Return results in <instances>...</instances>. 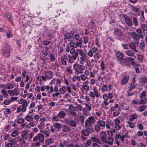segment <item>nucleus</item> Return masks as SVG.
Segmentation results:
<instances>
[{
  "mask_svg": "<svg viewBox=\"0 0 147 147\" xmlns=\"http://www.w3.org/2000/svg\"><path fill=\"white\" fill-rule=\"evenodd\" d=\"M73 69L75 71V74H82L83 73L85 68V66L82 65H80L77 63H75L73 65Z\"/></svg>",
  "mask_w": 147,
  "mask_h": 147,
  "instance_id": "f257e3e1",
  "label": "nucleus"
},
{
  "mask_svg": "<svg viewBox=\"0 0 147 147\" xmlns=\"http://www.w3.org/2000/svg\"><path fill=\"white\" fill-rule=\"evenodd\" d=\"M44 73L45 76L41 77L43 81H45L47 80H49L53 78V73L51 70L44 71Z\"/></svg>",
  "mask_w": 147,
  "mask_h": 147,
  "instance_id": "f03ea898",
  "label": "nucleus"
},
{
  "mask_svg": "<svg viewBox=\"0 0 147 147\" xmlns=\"http://www.w3.org/2000/svg\"><path fill=\"white\" fill-rule=\"evenodd\" d=\"M113 34L116 36L118 39L121 40L123 39V33L121 29L118 28H115L114 29Z\"/></svg>",
  "mask_w": 147,
  "mask_h": 147,
  "instance_id": "7ed1b4c3",
  "label": "nucleus"
},
{
  "mask_svg": "<svg viewBox=\"0 0 147 147\" xmlns=\"http://www.w3.org/2000/svg\"><path fill=\"white\" fill-rule=\"evenodd\" d=\"M19 103L22 105H21L19 106V112L21 110L22 112L25 111L26 110V107L28 105L27 102L23 99H22L20 100Z\"/></svg>",
  "mask_w": 147,
  "mask_h": 147,
  "instance_id": "20e7f679",
  "label": "nucleus"
},
{
  "mask_svg": "<svg viewBox=\"0 0 147 147\" xmlns=\"http://www.w3.org/2000/svg\"><path fill=\"white\" fill-rule=\"evenodd\" d=\"M2 52L3 57L7 58L10 55V49L9 46H6L2 49Z\"/></svg>",
  "mask_w": 147,
  "mask_h": 147,
  "instance_id": "39448f33",
  "label": "nucleus"
},
{
  "mask_svg": "<svg viewBox=\"0 0 147 147\" xmlns=\"http://www.w3.org/2000/svg\"><path fill=\"white\" fill-rule=\"evenodd\" d=\"M94 93L92 92H90L89 95L91 97L94 98L96 97V98H98L100 96V93L98 92V90L96 89V87H94L93 88Z\"/></svg>",
  "mask_w": 147,
  "mask_h": 147,
  "instance_id": "423d86ee",
  "label": "nucleus"
},
{
  "mask_svg": "<svg viewBox=\"0 0 147 147\" xmlns=\"http://www.w3.org/2000/svg\"><path fill=\"white\" fill-rule=\"evenodd\" d=\"M130 34L132 37V38L135 41L139 40L140 38H143L144 35L143 34H139L135 32H132L130 33Z\"/></svg>",
  "mask_w": 147,
  "mask_h": 147,
  "instance_id": "0eeeda50",
  "label": "nucleus"
},
{
  "mask_svg": "<svg viewBox=\"0 0 147 147\" xmlns=\"http://www.w3.org/2000/svg\"><path fill=\"white\" fill-rule=\"evenodd\" d=\"M116 53L117 59L119 61L123 63L126 62V60L123 59L124 55L122 53L119 52H117Z\"/></svg>",
  "mask_w": 147,
  "mask_h": 147,
  "instance_id": "6e6552de",
  "label": "nucleus"
},
{
  "mask_svg": "<svg viewBox=\"0 0 147 147\" xmlns=\"http://www.w3.org/2000/svg\"><path fill=\"white\" fill-rule=\"evenodd\" d=\"M122 16L124 18L126 24L129 26H132L133 25V23L132 21L129 17L125 14H123Z\"/></svg>",
  "mask_w": 147,
  "mask_h": 147,
  "instance_id": "1a4fd4ad",
  "label": "nucleus"
},
{
  "mask_svg": "<svg viewBox=\"0 0 147 147\" xmlns=\"http://www.w3.org/2000/svg\"><path fill=\"white\" fill-rule=\"evenodd\" d=\"M129 78V77L128 75L126 74L124 75L121 81V84L122 85L125 84L128 82Z\"/></svg>",
  "mask_w": 147,
  "mask_h": 147,
  "instance_id": "9d476101",
  "label": "nucleus"
},
{
  "mask_svg": "<svg viewBox=\"0 0 147 147\" xmlns=\"http://www.w3.org/2000/svg\"><path fill=\"white\" fill-rule=\"evenodd\" d=\"M68 57L69 62L71 63H73L75 62L74 60L77 59L76 54H74L72 55H69Z\"/></svg>",
  "mask_w": 147,
  "mask_h": 147,
  "instance_id": "9b49d317",
  "label": "nucleus"
},
{
  "mask_svg": "<svg viewBox=\"0 0 147 147\" xmlns=\"http://www.w3.org/2000/svg\"><path fill=\"white\" fill-rule=\"evenodd\" d=\"M139 80L141 85L142 86L144 85L147 82V78H140Z\"/></svg>",
  "mask_w": 147,
  "mask_h": 147,
  "instance_id": "f8f14e48",
  "label": "nucleus"
},
{
  "mask_svg": "<svg viewBox=\"0 0 147 147\" xmlns=\"http://www.w3.org/2000/svg\"><path fill=\"white\" fill-rule=\"evenodd\" d=\"M137 115L135 113L129 115L128 120L130 121H133L137 118Z\"/></svg>",
  "mask_w": 147,
  "mask_h": 147,
  "instance_id": "ddd939ff",
  "label": "nucleus"
},
{
  "mask_svg": "<svg viewBox=\"0 0 147 147\" xmlns=\"http://www.w3.org/2000/svg\"><path fill=\"white\" fill-rule=\"evenodd\" d=\"M78 52H79V54L80 56H82V55H86L85 53H84L82 49H77L76 50L75 53L76 54L77 57L78 56L79 54Z\"/></svg>",
  "mask_w": 147,
  "mask_h": 147,
  "instance_id": "4468645a",
  "label": "nucleus"
},
{
  "mask_svg": "<svg viewBox=\"0 0 147 147\" xmlns=\"http://www.w3.org/2000/svg\"><path fill=\"white\" fill-rule=\"evenodd\" d=\"M129 46L133 51L135 52H138V51L137 50L135 44L132 42L130 43L129 44Z\"/></svg>",
  "mask_w": 147,
  "mask_h": 147,
  "instance_id": "2eb2a0df",
  "label": "nucleus"
},
{
  "mask_svg": "<svg viewBox=\"0 0 147 147\" xmlns=\"http://www.w3.org/2000/svg\"><path fill=\"white\" fill-rule=\"evenodd\" d=\"M66 113L63 111H60L57 114V116L60 119L63 118L66 115Z\"/></svg>",
  "mask_w": 147,
  "mask_h": 147,
  "instance_id": "dca6fc26",
  "label": "nucleus"
},
{
  "mask_svg": "<svg viewBox=\"0 0 147 147\" xmlns=\"http://www.w3.org/2000/svg\"><path fill=\"white\" fill-rule=\"evenodd\" d=\"M125 54L130 57H133L134 55V53L131 50H128L124 52Z\"/></svg>",
  "mask_w": 147,
  "mask_h": 147,
  "instance_id": "f3484780",
  "label": "nucleus"
},
{
  "mask_svg": "<svg viewBox=\"0 0 147 147\" xmlns=\"http://www.w3.org/2000/svg\"><path fill=\"white\" fill-rule=\"evenodd\" d=\"M38 141L39 142L42 143L43 142L44 140V136L43 134H38Z\"/></svg>",
  "mask_w": 147,
  "mask_h": 147,
  "instance_id": "a211bd4d",
  "label": "nucleus"
},
{
  "mask_svg": "<svg viewBox=\"0 0 147 147\" xmlns=\"http://www.w3.org/2000/svg\"><path fill=\"white\" fill-rule=\"evenodd\" d=\"M91 140L96 143L100 144H102V141L100 140L97 138L95 137H92L91 138Z\"/></svg>",
  "mask_w": 147,
  "mask_h": 147,
  "instance_id": "6ab92c4d",
  "label": "nucleus"
},
{
  "mask_svg": "<svg viewBox=\"0 0 147 147\" xmlns=\"http://www.w3.org/2000/svg\"><path fill=\"white\" fill-rule=\"evenodd\" d=\"M67 146V147H82L81 145L78 143L74 144L72 142L69 144Z\"/></svg>",
  "mask_w": 147,
  "mask_h": 147,
  "instance_id": "aec40b11",
  "label": "nucleus"
},
{
  "mask_svg": "<svg viewBox=\"0 0 147 147\" xmlns=\"http://www.w3.org/2000/svg\"><path fill=\"white\" fill-rule=\"evenodd\" d=\"M86 55L81 56L80 58V63L81 65H83L84 63V61L86 59Z\"/></svg>",
  "mask_w": 147,
  "mask_h": 147,
  "instance_id": "412c9836",
  "label": "nucleus"
},
{
  "mask_svg": "<svg viewBox=\"0 0 147 147\" xmlns=\"http://www.w3.org/2000/svg\"><path fill=\"white\" fill-rule=\"evenodd\" d=\"M147 106H146L144 105L140 106L136 110L139 112H142L146 109Z\"/></svg>",
  "mask_w": 147,
  "mask_h": 147,
  "instance_id": "4be33fe9",
  "label": "nucleus"
},
{
  "mask_svg": "<svg viewBox=\"0 0 147 147\" xmlns=\"http://www.w3.org/2000/svg\"><path fill=\"white\" fill-rule=\"evenodd\" d=\"M71 130L70 128L66 125H63V126L62 131L65 132H68Z\"/></svg>",
  "mask_w": 147,
  "mask_h": 147,
  "instance_id": "5701e85b",
  "label": "nucleus"
},
{
  "mask_svg": "<svg viewBox=\"0 0 147 147\" xmlns=\"http://www.w3.org/2000/svg\"><path fill=\"white\" fill-rule=\"evenodd\" d=\"M131 9L132 11L135 12L136 13H137L139 15H140V12L139 11V8L135 6H132Z\"/></svg>",
  "mask_w": 147,
  "mask_h": 147,
  "instance_id": "b1692460",
  "label": "nucleus"
},
{
  "mask_svg": "<svg viewBox=\"0 0 147 147\" xmlns=\"http://www.w3.org/2000/svg\"><path fill=\"white\" fill-rule=\"evenodd\" d=\"M109 104V102L107 101L106 100H104L103 101V104H102L101 105L102 106V107L104 109L107 110L108 108V107H107V106Z\"/></svg>",
  "mask_w": 147,
  "mask_h": 147,
  "instance_id": "393cba45",
  "label": "nucleus"
},
{
  "mask_svg": "<svg viewBox=\"0 0 147 147\" xmlns=\"http://www.w3.org/2000/svg\"><path fill=\"white\" fill-rule=\"evenodd\" d=\"M59 91L61 94H65L67 91L66 88L65 86H63L59 89Z\"/></svg>",
  "mask_w": 147,
  "mask_h": 147,
  "instance_id": "a878e982",
  "label": "nucleus"
},
{
  "mask_svg": "<svg viewBox=\"0 0 147 147\" xmlns=\"http://www.w3.org/2000/svg\"><path fill=\"white\" fill-rule=\"evenodd\" d=\"M85 126L86 128L91 127L92 126V124L88 119H86L85 121Z\"/></svg>",
  "mask_w": 147,
  "mask_h": 147,
  "instance_id": "bb28decb",
  "label": "nucleus"
},
{
  "mask_svg": "<svg viewBox=\"0 0 147 147\" xmlns=\"http://www.w3.org/2000/svg\"><path fill=\"white\" fill-rule=\"evenodd\" d=\"M70 125L73 127H76L77 126V123L76 121L73 120H70L69 121Z\"/></svg>",
  "mask_w": 147,
  "mask_h": 147,
  "instance_id": "cd10ccee",
  "label": "nucleus"
},
{
  "mask_svg": "<svg viewBox=\"0 0 147 147\" xmlns=\"http://www.w3.org/2000/svg\"><path fill=\"white\" fill-rule=\"evenodd\" d=\"M98 123L99 126H100L102 127H104L106 125L105 122L102 120L99 121Z\"/></svg>",
  "mask_w": 147,
  "mask_h": 147,
  "instance_id": "c85d7f7f",
  "label": "nucleus"
},
{
  "mask_svg": "<svg viewBox=\"0 0 147 147\" xmlns=\"http://www.w3.org/2000/svg\"><path fill=\"white\" fill-rule=\"evenodd\" d=\"M54 142V139L52 138H50L48 139H47L45 141V142L47 145H49L50 144H52Z\"/></svg>",
  "mask_w": 147,
  "mask_h": 147,
  "instance_id": "c756f323",
  "label": "nucleus"
},
{
  "mask_svg": "<svg viewBox=\"0 0 147 147\" xmlns=\"http://www.w3.org/2000/svg\"><path fill=\"white\" fill-rule=\"evenodd\" d=\"M146 103H147V98L141 99L138 102V104L140 105H144Z\"/></svg>",
  "mask_w": 147,
  "mask_h": 147,
  "instance_id": "7c9ffc66",
  "label": "nucleus"
},
{
  "mask_svg": "<svg viewBox=\"0 0 147 147\" xmlns=\"http://www.w3.org/2000/svg\"><path fill=\"white\" fill-rule=\"evenodd\" d=\"M53 125L55 128L56 129H57V130H59L61 128V125L58 123H55Z\"/></svg>",
  "mask_w": 147,
  "mask_h": 147,
  "instance_id": "2f4dec72",
  "label": "nucleus"
},
{
  "mask_svg": "<svg viewBox=\"0 0 147 147\" xmlns=\"http://www.w3.org/2000/svg\"><path fill=\"white\" fill-rule=\"evenodd\" d=\"M81 133L82 135L86 136H88L89 135V133L87 129L82 130Z\"/></svg>",
  "mask_w": 147,
  "mask_h": 147,
  "instance_id": "473e14b6",
  "label": "nucleus"
},
{
  "mask_svg": "<svg viewBox=\"0 0 147 147\" xmlns=\"http://www.w3.org/2000/svg\"><path fill=\"white\" fill-rule=\"evenodd\" d=\"M113 141L114 139L113 138H112L111 137H109L108 138V140H107V143L109 145H112L113 144Z\"/></svg>",
  "mask_w": 147,
  "mask_h": 147,
  "instance_id": "72a5a7b5",
  "label": "nucleus"
},
{
  "mask_svg": "<svg viewBox=\"0 0 147 147\" xmlns=\"http://www.w3.org/2000/svg\"><path fill=\"white\" fill-rule=\"evenodd\" d=\"M21 136L23 138H27L28 133L26 130H24L21 132Z\"/></svg>",
  "mask_w": 147,
  "mask_h": 147,
  "instance_id": "f704fd0d",
  "label": "nucleus"
},
{
  "mask_svg": "<svg viewBox=\"0 0 147 147\" xmlns=\"http://www.w3.org/2000/svg\"><path fill=\"white\" fill-rule=\"evenodd\" d=\"M26 119L28 121H32L33 120L32 115H27L26 117Z\"/></svg>",
  "mask_w": 147,
  "mask_h": 147,
  "instance_id": "c9c22d12",
  "label": "nucleus"
},
{
  "mask_svg": "<svg viewBox=\"0 0 147 147\" xmlns=\"http://www.w3.org/2000/svg\"><path fill=\"white\" fill-rule=\"evenodd\" d=\"M140 49L143 51H144L146 47V45L144 42H141L139 45Z\"/></svg>",
  "mask_w": 147,
  "mask_h": 147,
  "instance_id": "e433bc0d",
  "label": "nucleus"
},
{
  "mask_svg": "<svg viewBox=\"0 0 147 147\" xmlns=\"http://www.w3.org/2000/svg\"><path fill=\"white\" fill-rule=\"evenodd\" d=\"M141 28L143 31V33H144V32L147 30V25L143 24H142Z\"/></svg>",
  "mask_w": 147,
  "mask_h": 147,
  "instance_id": "4c0bfd02",
  "label": "nucleus"
},
{
  "mask_svg": "<svg viewBox=\"0 0 147 147\" xmlns=\"http://www.w3.org/2000/svg\"><path fill=\"white\" fill-rule=\"evenodd\" d=\"M13 85L11 83H7L5 85V88L6 89H10L13 88Z\"/></svg>",
  "mask_w": 147,
  "mask_h": 147,
  "instance_id": "58836bf2",
  "label": "nucleus"
},
{
  "mask_svg": "<svg viewBox=\"0 0 147 147\" xmlns=\"http://www.w3.org/2000/svg\"><path fill=\"white\" fill-rule=\"evenodd\" d=\"M92 124H93L95 122V119L94 117L93 116H90L89 117L88 119Z\"/></svg>",
  "mask_w": 147,
  "mask_h": 147,
  "instance_id": "ea45409f",
  "label": "nucleus"
},
{
  "mask_svg": "<svg viewBox=\"0 0 147 147\" xmlns=\"http://www.w3.org/2000/svg\"><path fill=\"white\" fill-rule=\"evenodd\" d=\"M133 21L134 24L136 26H137L138 25V19L135 17L133 18Z\"/></svg>",
  "mask_w": 147,
  "mask_h": 147,
  "instance_id": "a19ab883",
  "label": "nucleus"
},
{
  "mask_svg": "<svg viewBox=\"0 0 147 147\" xmlns=\"http://www.w3.org/2000/svg\"><path fill=\"white\" fill-rule=\"evenodd\" d=\"M135 87V81H134L131 82L129 90L130 91L134 89Z\"/></svg>",
  "mask_w": 147,
  "mask_h": 147,
  "instance_id": "79ce46f5",
  "label": "nucleus"
},
{
  "mask_svg": "<svg viewBox=\"0 0 147 147\" xmlns=\"http://www.w3.org/2000/svg\"><path fill=\"white\" fill-rule=\"evenodd\" d=\"M82 40L81 39L79 40L78 41H77L76 43V48L77 47L79 46L80 48L81 47L82 45Z\"/></svg>",
  "mask_w": 147,
  "mask_h": 147,
  "instance_id": "37998d69",
  "label": "nucleus"
},
{
  "mask_svg": "<svg viewBox=\"0 0 147 147\" xmlns=\"http://www.w3.org/2000/svg\"><path fill=\"white\" fill-rule=\"evenodd\" d=\"M81 76V80L83 81H85L87 78V77L84 74H82Z\"/></svg>",
  "mask_w": 147,
  "mask_h": 147,
  "instance_id": "c03bdc74",
  "label": "nucleus"
},
{
  "mask_svg": "<svg viewBox=\"0 0 147 147\" xmlns=\"http://www.w3.org/2000/svg\"><path fill=\"white\" fill-rule=\"evenodd\" d=\"M137 56L138 61L140 63L142 62L143 58L142 56L140 55H137Z\"/></svg>",
  "mask_w": 147,
  "mask_h": 147,
  "instance_id": "a18cd8bd",
  "label": "nucleus"
},
{
  "mask_svg": "<svg viewBox=\"0 0 147 147\" xmlns=\"http://www.w3.org/2000/svg\"><path fill=\"white\" fill-rule=\"evenodd\" d=\"M40 132L41 133H42L43 134H45V136L46 137L47 136H49V132L45 130H41Z\"/></svg>",
  "mask_w": 147,
  "mask_h": 147,
  "instance_id": "49530a36",
  "label": "nucleus"
},
{
  "mask_svg": "<svg viewBox=\"0 0 147 147\" xmlns=\"http://www.w3.org/2000/svg\"><path fill=\"white\" fill-rule=\"evenodd\" d=\"M58 116H53L52 117V119L53 121H59L60 119Z\"/></svg>",
  "mask_w": 147,
  "mask_h": 147,
  "instance_id": "de8ad7c7",
  "label": "nucleus"
},
{
  "mask_svg": "<svg viewBox=\"0 0 147 147\" xmlns=\"http://www.w3.org/2000/svg\"><path fill=\"white\" fill-rule=\"evenodd\" d=\"M94 129L96 132H98L100 131V128L99 125H96L94 126Z\"/></svg>",
  "mask_w": 147,
  "mask_h": 147,
  "instance_id": "09e8293b",
  "label": "nucleus"
},
{
  "mask_svg": "<svg viewBox=\"0 0 147 147\" xmlns=\"http://www.w3.org/2000/svg\"><path fill=\"white\" fill-rule=\"evenodd\" d=\"M127 123L129 125V127L131 128H134L135 126L134 123L131 122L130 121L127 122Z\"/></svg>",
  "mask_w": 147,
  "mask_h": 147,
  "instance_id": "8fccbe9b",
  "label": "nucleus"
},
{
  "mask_svg": "<svg viewBox=\"0 0 147 147\" xmlns=\"http://www.w3.org/2000/svg\"><path fill=\"white\" fill-rule=\"evenodd\" d=\"M6 34L7 38H11L13 36V35L11 31H8L7 32Z\"/></svg>",
  "mask_w": 147,
  "mask_h": 147,
  "instance_id": "3c124183",
  "label": "nucleus"
},
{
  "mask_svg": "<svg viewBox=\"0 0 147 147\" xmlns=\"http://www.w3.org/2000/svg\"><path fill=\"white\" fill-rule=\"evenodd\" d=\"M1 92L4 97H6L8 96L7 92L5 90L3 89L1 90Z\"/></svg>",
  "mask_w": 147,
  "mask_h": 147,
  "instance_id": "603ef678",
  "label": "nucleus"
},
{
  "mask_svg": "<svg viewBox=\"0 0 147 147\" xmlns=\"http://www.w3.org/2000/svg\"><path fill=\"white\" fill-rule=\"evenodd\" d=\"M71 68V67L70 66L69 67H66V71L70 74H72V70Z\"/></svg>",
  "mask_w": 147,
  "mask_h": 147,
  "instance_id": "864d4df0",
  "label": "nucleus"
},
{
  "mask_svg": "<svg viewBox=\"0 0 147 147\" xmlns=\"http://www.w3.org/2000/svg\"><path fill=\"white\" fill-rule=\"evenodd\" d=\"M136 32L137 34H142V33L143 31L140 28L136 30Z\"/></svg>",
  "mask_w": 147,
  "mask_h": 147,
  "instance_id": "5fc2aeb1",
  "label": "nucleus"
},
{
  "mask_svg": "<svg viewBox=\"0 0 147 147\" xmlns=\"http://www.w3.org/2000/svg\"><path fill=\"white\" fill-rule=\"evenodd\" d=\"M88 131L89 134L93 133L94 131L93 128L89 127L86 128Z\"/></svg>",
  "mask_w": 147,
  "mask_h": 147,
  "instance_id": "6e6d98bb",
  "label": "nucleus"
},
{
  "mask_svg": "<svg viewBox=\"0 0 147 147\" xmlns=\"http://www.w3.org/2000/svg\"><path fill=\"white\" fill-rule=\"evenodd\" d=\"M137 127L140 130H142L143 129L144 126L141 123L138 124L137 125Z\"/></svg>",
  "mask_w": 147,
  "mask_h": 147,
  "instance_id": "4d7b16f0",
  "label": "nucleus"
},
{
  "mask_svg": "<svg viewBox=\"0 0 147 147\" xmlns=\"http://www.w3.org/2000/svg\"><path fill=\"white\" fill-rule=\"evenodd\" d=\"M66 141H64L63 142V143H60L59 144L58 146L59 147H64V146H65L66 143Z\"/></svg>",
  "mask_w": 147,
  "mask_h": 147,
  "instance_id": "13d9d810",
  "label": "nucleus"
},
{
  "mask_svg": "<svg viewBox=\"0 0 147 147\" xmlns=\"http://www.w3.org/2000/svg\"><path fill=\"white\" fill-rule=\"evenodd\" d=\"M82 87L83 89L86 91L88 90L89 88V86L86 85H83Z\"/></svg>",
  "mask_w": 147,
  "mask_h": 147,
  "instance_id": "bf43d9fd",
  "label": "nucleus"
},
{
  "mask_svg": "<svg viewBox=\"0 0 147 147\" xmlns=\"http://www.w3.org/2000/svg\"><path fill=\"white\" fill-rule=\"evenodd\" d=\"M136 135L138 136H141L143 135V133L141 131H138L136 134Z\"/></svg>",
  "mask_w": 147,
  "mask_h": 147,
  "instance_id": "052dcab7",
  "label": "nucleus"
},
{
  "mask_svg": "<svg viewBox=\"0 0 147 147\" xmlns=\"http://www.w3.org/2000/svg\"><path fill=\"white\" fill-rule=\"evenodd\" d=\"M69 44L71 47H73V48H76V43L73 42V41H71Z\"/></svg>",
  "mask_w": 147,
  "mask_h": 147,
  "instance_id": "680f3d73",
  "label": "nucleus"
},
{
  "mask_svg": "<svg viewBox=\"0 0 147 147\" xmlns=\"http://www.w3.org/2000/svg\"><path fill=\"white\" fill-rule=\"evenodd\" d=\"M146 92L145 91H143L141 93L140 96V98H143L146 96Z\"/></svg>",
  "mask_w": 147,
  "mask_h": 147,
  "instance_id": "e2e57ef3",
  "label": "nucleus"
},
{
  "mask_svg": "<svg viewBox=\"0 0 147 147\" xmlns=\"http://www.w3.org/2000/svg\"><path fill=\"white\" fill-rule=\"evenodd\" d=\"M79 118L80 120L81 123H83L84 121V117L83 115H81L79 116Z\"/></svg>",
  "mask_w": 147,
  "mask_h": 147,
  "instance_id": "0e129e2a",
  "label": "nucleus"
},
{
  "mask_svg": "<svg viewBox=\"0 0 147 147\" xmlns=\"http://www.w3.org/2000/svg\"><path fill=\"white\" fill-rule=\"evenodd\" d=\"M11 134L12 136L15 137L18 135V133L17 131H15L12 132Z\"/></svg>",
  "mask_w": 147,
  "mask_h": 147,
  "instance_id": "69168bd1",
  "label": "nucleus"
},
{
  "mask_svg": "<svg viewBox=\"0 0 147 147\" xmlns=\"http://www.w3.org/2000/svg\"><path fill=\"white\" fill-rule=\"evenodd\" d=\"M8 92L9 95L11 96H13L15 94V92L12 90H8Z\"/></svg>",
  "mask_w": 147,
  "mask_h": 147,
  "instance_id": "338daca9",
  "label": "nucleus"
},
{
  "mask_svg": "<svg viewBox=\"0 0 147 147\" xmlns=\"http://www.w3.org/2000/svg\"><path fill=\"white\" fill-rule=\"evenodd\" d=\"M93 147H101V144H99L97 143H93L92 144Z\"/></svg>",
  "mask_w": 147,
  "mask_h": 147,
  "instance_id": "774afa93",
  "label": "nucleus"
}]
</instances>
